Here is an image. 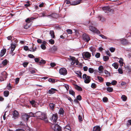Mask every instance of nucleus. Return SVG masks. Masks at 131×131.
Wrapping results in <instances>:
<instances>
[{
	"instance_id": "nucleus-21",
	"label": "nucleus",
	"mask_w": 131,
	"mask_h": 131,
	"mask_svg": "<svg viewBox=\"0 0 131 131\" xmlns=\"http://www.w3.org/2000/svg\"><path fill=\"white\" fill-rule=\"evenodd\" d=\"M75 74L78 75V77H79L81 79H82V73L80 71H77V72L75 73Z\"/></svg>"
},
{
	"instance_id": "nucleus-29",
	"label": "nucleus",
	"mask_w": 131,
	"mask_h": 131,
	"mask_svg": "<svg viewBox=\"0 0 131 131\" xmlns=\"http://www.w3.org/2000/svg\"><path fill=\"white\" fill-rule=\"evenodd\" d=\"M64 111L62 108H60L59 112L60 114L63 115L64 114Z\"/></svg>"
},
{
	"instance_id": "nucleus-16",
	"label": "nucleus",
	"mask_w": 131,
	"mask_h": 131,
	"mask_svg": "<svg viewBox=\"0 0 131 131\" xmlns=\"http://www.w3.org/2000/svg\"><path fill=\"white\" fill-rule=\"evenodd\" d=\"M6 49L5 48L3 49L1 51L0 53V57H2L6 53Z\"/></svg>"
},
{
	"instance_id": "nucleus-20",
	"label": "nucleus",
	"mask_w": 131,
	"mask_h": 131,
	"mask_svg": "<svg viewBox=\"0 0 131 131\" xmlns=\"http://www.w3.org/2000/svg\"><path fill=\"white\" fill-rule=\"evenodd\" d=\"M75 89L78 91H82V89L81 87L77 85H75Z\"/></svg>"
},
{
	"instance_id": "nucleus-30",
	"label": "nucleus",
	"mask_w": 131,
	"mask_h": 131,
	"mask_svg": "<svg viewBox=\"0 0 131 131\" xmlns=\"http://www.w3.org/2000/svg\"><path fill=\"white\" fill-rule=\"evenodd\" d=\"M46 63V62L45 60H41L40 61L39 64V65H40L44 64Z\"/></svg>"
},
{
	"instance_id": "nucleus-43",
	"label": "nucleus",
	"mask_w": 131,
	"mask_h": 131,
	"mask_svg": "<svg viewBox=\"0 0 131 131\" xmlns=\"http://www.w3.org/2000/svg\"><path fill=\"white\" fill-rule=\"evenodd\" d=\"M49 42L50 44L52 45L54 43V40L52 39H51L49 40Z\"/></svg>"
},
{
	"instance_id": "nucleus-13",
	"label": "nucleus",
	"mask_w": 131,
	"mask_h": 131,
	"mask_svg": "<svg viewBox=\"0 0 131 131\" xmlns=\"http://www.w3.org/2000/svg\"><path fill=\"white\" fill-rule=\"evenodd\" d=\"M16 44L12 43L10 45V48L11 51V53L12 54V53H13V51L15 50V48H16Z\"/></svg>"
},
{
	"instance_id": "nucleus-45",
	"label": "nucleus",
	"mask_w": 131,
	"mask_h": 131,
	"mask_svg": "<svg viewBox=\"0 0 131 131\" xmlns=\"http://www.w3.org/2000/svg\"><path fill=\"white\" fill-rule=\"evenodd\" d=\"M53 50L55 51L57 50L58 49V47L56 46H54L52 48Z\"/></svg>"
},
{
	"instance_id": "nucleus-36",
	"label": "nucleus",
	"mask_w": 131,
	"mask_h": 131,
	"mask_svg": "<svg viewBox=\"0 0 131 131\" xmlns=\"http://www.w3.org/2000/svg\"><path fill=\"white\" fill-rule=\"evenodd\" d=\"M7 63V61L6 59L4 60L2 62V64L4 66L6 65Z\"/></svg>"
},
{
	"instance_id": "nucleus-18",
	"label": "nucleus",
	"mask_w": 131,
	"mask_h": 131,
	"mask_svg": "<svg viewBox=\"0 0 131 131\" xmlns=\"http://www.w3.org/2000/svg\"><path fill=\"white\" fill-rule=\"evenodd\" d=\"M100 127L98 126H94L93 130V131H100Z\"/></svg>"
},
{
	"instance_id": "nucleus-27",
	"label": "nucleus",
	"mask_w": 131,
	"mask_h": 131,
	"mask_svg": "<svg viewBox=\"0 0 131 131\" xmlns=\"http://www.w3.org/2000/svg\"><path fill=\"white\" fill-rule=\"evenodd\" d=\"M69 93L70 94L72 95L73 96H74V97L75 96V92L72 90H70L69 91Z\"/></svg>"
},
{
	"instance_id": "nucleus-59",
	"label": "nucleus",
	"mask_w": 131,
	"mask_h": 131,
	"mask_svg": "<svg viewBox=\"0 0 131 131\" xmlns=\"http://www.w3.org/2000/svg\"><path fill=\"white\" fill-rule=\"evenodd\" d=\"M100 36L103 39H107V37L103 35H100Z\"/></svg>"
},
{
	"instance_id": "nucleus-37",
	"label": "nucleus",
	"mask_w": 131,
	"mask_h": 131,
	"mask_svg": "<svg viewBox=\"0 0 131 131\" xmlns=\"http://www.w3.org/2000/svg\"><path fill=\"white\" fill-rule=\"evenodd\" d=\"M97 78L100 82H102L103 81V79L102 78L98 76Z\"/></svg>"
},
{
	"instance_id": "nucleus-9",
	"label": "nucleus",
	"mask_w": 131,
	"mask_h": 131,
	"mask_svg": "<svg viewBox=\"0 0 131 131\" xmlns=\"http://www.w3.org/2000/svg\"><path fill=\"white\" fill-rule=\"evenodd\" d=\"M83 56L84 59L86 58L90 59L91 57V55L89 52H86L83 53Z\"/></svg>"
},
{
	"instance_id": "nucleus-64",
	"label": "nucleus",
	"mask_w": 131,
	"mask_h": 131,
	"mask_svg": "<svg viewBox=\"0 0 131 131\" xmlns=\"http://www.w3.org/2000/svg\"><path fill=\"white\" fill-rule=\"evenodd\" d=\"M15 131H25V130L19 128L16 129Z\"/></svg>"
},
{
	"instance_id": "nucleus-60",
	"label": "nucleus",
	"mask_w": 131,
	"mask_h": 131,
	"mask_svg": "<svg viewBox=\"0 0 131 131\" xmlns=\"http://www.w3.org/2000/svg\"><path fill=\"white\" fill-rule=\"evenodd\" d=\"M24 49L25 51L29 50V49L28 47L27 46H25L24 47Z\"/></svg>"
},
{
	"instance_id": "nucleus-33",
	"label": "nucleus",
	"mask_w": 131,
	"mask_h": 131,
	"mask_svg": "<svg viewBox=\"0 0 131 131\" xmlns=\"http://www.w3.org/2000/svg\"><path fill=\"white\" fill-rule=\"evenodd\" d=\"M49 106L50 108L53 110L55 104L53 103H50L49 104Z\"/></svg>"
},
{
	"instance_id": "nucleus-49",
	"label": "nucleus",
	"mask_w": 131,
	"mask_h": 131,
	"mask_svg": "<svg viewBox=\"0 0 131 131\" xmlns=\"http://www.w3.org/2000/svg\"><path fill=\"white\" fill-rule=\"evenodd\" d=\"M91 86L92 88L94 89L96 88V84L94 83H92Z\"/></svg>"
},
{
	"instance_id": "nucleus-38",
	"label": "nucleus",
	"mask_w": 131,
	"mask_h": 131,
	"mask_svg": "<svg viewBox=\"0 0 131 131\" xmlns=\"http://www.w3.org/2000/svg\"><path fill=\"white\" fill-rule=\"evenodd\" d=\"M104 60L105 61H107L108 60L109 58L108 56H104L103 57Z\"/></svg>"
},
{
	"instance_id": "nucleus-6",
	"label": "nucleus",
	"mask_w": 131,
	"mask_h": 131,
	"mask_svg": "<svg viewBox=\"0 0 131 131\" xmlns=\"http://www.w3.org/2000/svg\"><path fill=\"white\" fill-rule=\"evenodd\" d=\"M81 1L80 0H78V1H74V2L72 3H70V2L69 0H66L64 1V2H66V3L67 4H69L70 3L71 5H75L79 4L80 3Z\"/></svg>"
},
{
	"instance_id": "nucleus-31",
	"label": "nucleus",
	"mask_w": 131,
	"mask_h": 131,
	"mask_svg": "<svg viewBox=\"0 0 131 131\" xmlns=\"http://www.w3.org/2000/svg\"><path fill=\"white\" fill-rule=\"evenodd\" d=\"M112 66L114 67V68L117 69L118 68V64L116 63H114L112 64Z\"/></svg>"
},
{
	"instance_id": "nucleus-11",
	"label": "nucleus",
	"mask_w": 131,
	"mask_h": 131,
	"mask_svg": "<svg viewBox=\"0 0 131 131\" xmlns=\"http://www.w3.org/2000/svg\"><path fill=\"white\" fill-rule=\"evenodd\" d=\"M22 117L23 119L25 121H27L29 118L28 114H23L22 116Z\"/></svg>"
},
{
	"instance_id": "nucleus-32",
	"label": "nucleus",
	"mask_w": 131,
	"mask_h": 131,
	"mask_svg": "<svg viewBox=\"0 0 131 131\" xmlns=\"http://www.w3.org/2000/svg\"><path fill=\"white\" fill-rule=\"evenodd\" d=\"M121 98L124 101H126L127 99V97L124 95H123L122 96Z\"/></svg>"
},
{
	"instance_id": "nucleus-55",
	"label": "nucleus",
	"mask_w": 131,
	"mask_h": 131,
	"mask_svg": "<svg viewBox=\"0 0 131 131\" xmlns=\"http://www.w3.org/2000/svg\"><path fill=\"white\" fill-rule=\"evenodd\" d=\"M104 73L106 75H107V76H110V73L107 70H105L104 71Z\"/></svg>"
},
{
	"instance_id": "nucleus-48",
	"label": "nucleus",
	"mask_w": 131,
	"mask_h": 131,
	"mask_svg": "<svg viewBox=\"0 0 131 131\" xmlns=\"http://www.w3.org/2000/svg\"><path fill=\"white\" fill-rule=\"evenodd\" d=\"M28 63V62H24L23 63V65L25 68H26L27 67Z\"/></svg>"
},
{
	"instance_id": "nucleus-1",
	"label": "nucleus",
	"mask_w": 131,
	"mask_h": 131,
	"mask_svg": "<svg viewBox=\"0 0 131 131\" xmlns=\"http://www.w3.org/2000/svg\"><path fill=\"white\" fill-rule=\"evenodd\" d=\"M7 76V72L5 71L3 72L0 75V81H2L5 80Z\"/></svg>"
},
{
	"instance_id": "nucleus-34",
	"label": "nucleus",
	"mask_w": 131,
	"mask_h": 131,
	"mask_svg": "<svg viewBox=\"0 0 131 131\" xmlns=\"http://www.w3.org/2000/svg\"><path fill=\"white\" fill-rule=\"evenodd\" d=\"M107 90L109 92H112L113 91V89L111 87H108L107 88Z\"/></svg>"
},
{
	"instance_id": "nucleus-28",
	"label": "nucleus",
	"mask_w": 131,
	"mask_h": 131,
	"mask_svg": "<svg viewBox=\"0 0 131 131\" xmlns=\"http://www.w3.org/2000/svg\"><path fill=\"white\" fill-rule=\"evenodd\" d=\"M9 94V92L8 91H6L4 92V95L5 97H7Z\"/></svg>"
},
{
	"instance_id": "nucleus-4",
	"label": "nucleus",
	"mask_w": 131,
	"mask_h": 131,
	"mask_svg": "<svg viewBox=\"0 0 131 131\" xmlns=\"http://www.w3.org/2000/svg\"><path fill=\"white\" fill-rule=\"evenodd\" d=\"M83 40L85 42H88L90 40V38L89 35L85 33L83 34L82 35Z\"/></svg>"
},
{
	"instance_id": "nucleus-44",
	"label": "nucleus",
	"mask_w": 131,
	"mask_h": 131,
	"mask_svg": "<svg viewBox=\"0 0 131 131\" xmlns=\"http://www.w3.org/2000/svg\"><path fill=\"white\" fill-rule=\"evenodd\" d=\"M108 99L107 97H105L103 99V101L104 102H107L108 101Z\"/></svg>"
},
{
	"instance_id": "nucleus-24",
	"label": "nucleus",
	"mask_w": 131,
	"mask_h": 131,
	"mask_svg": "<svg viewBox=\"0 0 131 131\" xmlns=\"http://www.w3.org/2000/svg\"><path fill=\"white\" fill-rule=\"evenodd\" d=\"M34 18H27L25 20V21L28 23L32 21V20Z\"/></svg>"
},
{
	"instance_id": "nucleus-61",
	"label": "nucleus",
	"mask_w": 131,
	"mask_h": 131,
	"mask_svg": "<svg viewBox=\"0 0 131 131\" xmlns=\"http://www.w3.org/2000/svg\"><path fill=\"white\" fill-rule=\"evenodd\" d=\"M34 60L35 62L37 63L38 62L39 63V62L40 61V59L39 58H35Z\"/></svg>"
},
{
	"instance_id": "nucleus-23",
	"label": "nucleus",
	"mask_w": 131,
	"mask_h": 131,
	"mask_svg": "<svg viewBox=\"0 0 131 131\" xmlns=\"http://www.w3.org/2000/svg\"><path fill=\"white\" fill-rule=\"evenodd\" d=\"M34 45L35 44H34L33 43L32 44V50H29V51H30L34 52L36 50V47H34Z\"/></svg>"
},
{
	"instance_id": "nucleus-58",
	"label": "nucleus",
	"mask_w": 131,
	"mask_h": 131,
	"mask_svg": "<svg viewBox=\"0 0 131 131\" xmlns=\"http://www.w3.org/2000/svg\"><path fill=\"white\" fill-rule=\"evenodd\" d=\"M65 128L69 130H70L71 129V128L69 125H67L65 127Z\"/></svg>"
},
{
	"instance_id": "nucleus-53",
	"label": "nucleus",
	"mask_w": 131,
	"mask_h": 131,
	"mask_svg": "<svg viewBox=\"0 0 131 131\" xmlns=\"http://www.w3.org/2000/svg\"><path fill=\"white\" fill-rule=\"evenodd\" d=\"M30 27V26L28 25L27 24L25 25L24 26V28L25 29H27Z\"/></svg>"
},
{
	"instance_id": "nucleus-22",
	"label": "nucleus",
	"mask_w": 131,
	"mask_h": 131,
	"mask_svg": "<svg viewBox=\"0 0 131 131\" xmlns=\"http://www.w3.org/2000/svg\"><path fill=\"white\" fill-rule=\"evenodd\" d=\"M50 34L52 38H55V36L54 35V31L53 30H51L50 31Z\"/></svg>"
},
{
	"instance_id": "nucleus-19",
	"label": "nucleus",
	"mask_w": 131,
	"mask_h": 131,
	"mask_svg": "<svg viewBox=\"0 0 131 131\" xmlns=\"http://www.w3.org/2000/svg\"><path fill=\"white\" fill-rule=\"evenodd\" d=\"M42 112H38L35 113V115L37 117L40 118V117H41V115H42Z\"/></svg>"
},
{
	"instance_id": "nucleus-12",
	"label": "nucleus",
	"mask_w": 131,
	"mask_h": 131,
	"mask_svg": "<svg viewBox=\"0 0 131 131\" xmlns=\"http://www.w3.org/2000/svg\"><path fill=\"white\" fill-rule=\"evenodd\" d=\"M54 131H60L61 130V127L57 124L54 125Z\"/></svg>"
},
{
	"instance_id": "nucleus-52",
	"label": "nucleus",
	"mask_w": 131,
	"mask_h": 131,
	"mask_svg": "<svg viewBox=\"0 0 131 131\" xmlns=\"http://www.w3.org/2000/svg\"><path fill=\"white\" fill-rule=\"evenodd\" d=\"M68 34H71L72 33V30L70 29H68L66 30Z\"/></svg>"
},
{
	"instance_id": "nucleus-17",
	"label": "nucleus",
	"mask_w": 131,
	"mask_h": 131,
	"mask_svg": "<svg viewBox=\"0 0 131 131\" xmlns=\"http://www.w3.org/2000/svg\"><path fill=\"white\" fill-rule=\"evenodd\" d=\"M57 91V90L56 89L52 88L51 89L49 90L48 93L50 94H52L55 93V91Z\"/></svg>"
},
{
	"instance_id": "nucleus-39",
	"label": "nucleus",
	"mask_w": 131,
	"mask_h": 131,
	"mask_svg": "<svg viewBox=\"0 0 131 131\" xmlns=\"http://www.w3.org/2000/svg\"><path fill=\"white\" fill-rule=\"evenodd\" d=\"M48 81L49 82H51L53 83H55V80L54 79L49 78L48 80Z\"/></svg>"
},
{
	"instance_id": "nucleus-47",
	"label": "nucleus",
	"mask_w": 131,
	"mask_h": 131,
	"mask_svg": "<svg viewBox=\"0 0 131 131\" xmlns=\"http://www.w3.org/2000/svg\"><path fill=\"white\" fill-rule=\"evenodd\" d=\"M78 119H79V121L80 122H82V117L80 115H79Z\"/></svg>"
},
{
	"instance_id": "nucleus-7",
	"label": "nucleus",
	"mask_w": 131,
	"mask_h": 131,
	"mask_svg": "<svg viewBox=\"0 0 131 131\" xmlns=\"http://www.w3.org/2000/svg\"><path fill=\"white\" fill-rule=\"evenodd\" d=\"M59 73L61 75H65L67 74V71L64 68H61L60 69Z\"/></svg>"
},
{
	"instance_id": "nucleus-15",
	"label": "nucleus",
	"mask_w": 131,
	"mask_h": 131,
	"mask_svg": "<svg viewBox=\"0 0 131 131\" xmlns=\"http://www.w3.org/2000/svg\"><path fill=\"white\" fill-rule=\"evenodd\" d=\"M121 41L122 43L124 45H126L129 43L127 40L125 38L121 40Z\"/></svg>"
},
{
	"instance_id": "nucleus-25",
	"label": "nucleus",
	"mask_w": 131,
	"mask_h": 131,
	"mask_svg": "<svg viewBox=\"0 0 131 131\" xmlns=\"http://www.w3.org/2000/svg\"><path fill=\"white\" fill-rule=\"evenodd\" d=\"M89 49L92 52H94L96 51L95 48L93 46H92L89 48Z\"/></svg>"
},
{
	"instance_id": "nucleus-50",
	"label": "nucleus",
	"mask_w": 131,
	"mask_h": 131,
	"mask_svg": "<svg viewBox=\"0 0 131 131\" xmlns=\"http://www.w3.org/2000/svg\"><path fill=\"white\" fill-rule=\"evenodd\" d=\"M100 54L99 53L97 52L96 54L95 55V57L97 58H98L100 57Z\"/></svg>"
},
{
	"instance_id": "nucleus-3",
	"label": "nucleus",
	"mask_w": 131,
	"mask_h": 131,
	"mask_svg": "<svg viewBox=\"0 0 131 131\" xmlns=\"http://www.w3.org/2000/svg\"><path fill=\"white\" fill-rule=\"evenodd\" d=\"M103 10L105 13H108L109 12H113L114 10L108 6L104 7L102 8Z\"/></svg>"
},
{
	"instance_id": "nucleus-57",
	"label": "nucleus",
	"mask_w": 131,
	"mask_h": 131,
	"mask_svg": "<svg viewBox=\"0 0 131 131\" xmlns=\"http://www.w3.org/2000/svg\"><path fill=\"white\" fill-rule=\"evenodd\" d=\"M118 72L121 74H122L123 73V72L122 70V69H121L120 68H119L118 70Z\"/></svg>"
},
{
	"instance_id": "nucleus-51",
	"label": "nucleus",
	"mask_w": 131,
	"mask_h": 131,
	"mask_svg": "<svg viewBox=\"0 0 131 131\" xmlns=\"http://www.w3.org/2000/svg\"><path fill=\"white\" fill-rule=\"evenodd\" d=\"M77 99L79 101H81L82 99V97L80 95H78L77 96Z\"/></svg>"
},
{
	"instance_id": "nucleus-14",
	"label": "nucleus",
	"mask_w": 131,
	"mask_h": 131,
	"mask_svg": "<svg viewBox=\"0 0 131 131\" xmlns=\"http://www.w3.org/2000/svg\"><path fill=\"white\" fill-rule=\"evenodd\" d=\"M13 117L15 119L18 117V113L17 111L16 110L14 111L13 113Z\"/></svg>"
},
{
	"instance_id": "nucleus-8",
	"label": "nucleus",
	"mask_w": 131,
	"mask_h": 131,
	"mask_svg": "<svg viewBox=\"0 0 131 131\" xmlns=\"http://www.w3.org/2000/svg\"><path fill=\"white\" fill-rule=\"evenodd\" d=\"M58 118V116L57 114H53L52 116L50 118V120L52 122L56 123Z\"/></svg>"
},
{
	"instance_id": "nucleus-42",
	"label": "nucleus",
	"mask_w": 131,
	"mask_h": 131,
	"mask_svg": "<svg viewBox=\"0 0 131 131\" xmlns=\"http://www.w3.org/2000/svg\"><path fill=\"white\" fill-rule=\"evenodd\" d=\"M117 83V81L116 80H113L112 81L111 83V84L113 85H116Z\"/></svg>"
},
{
	"instance_id": "nucleus-41",
	"label": "nucleus",
	"mask_w": 131,
	"mask_h": 131,
	"mask_svg": "<svg viewBox=\"0 0 131 131\" xmlns=\"http://www.w3.org/2000/svg\"><path fill=\"white\" fill-rule=\"evenodd\" d=\"M8 90H10L12 89V87L10 83H9L6 86Z\"/></svg>"
},
{
	"instance_id": "nucleus-54",
	"label": "nucleus",
	"mask_w": 131,
	"mask_h": 131,
	"mask_svg": "<svg viewBox=\"0 0 131 131\" xmlns=\"http://www.w3.org/2000/svg\"><path fill=\"white\" fill-rule=\"evenodd\" d=\"M41 49L43 50H45L46 48V47L45 45L44 44H42L41 45Z\"/></svg>"
},
{
	"instance_id": "nucleus-2",
	"label": "nucleus",
	"mask_w": 131,
	"mask_h": 131,
	"mask_svg": "<svg viewBox=\"0 0 131 131\" xmlns=\"http://www.w3.org/2000/svg\"><path fill=\"white\" fill-rule=\"evenodd\" d=\"M90 77L87 75L85 74H83L82 76V78L84 80V82L85 83H89L91 81Z\"/></svg>"
},
{
	"instance_id": "nucleus-46",
	"label": "nucleus",
	"mask_w": 131,
	"mask_h": 131,
	"mask_svg": "<svg viewBox=\"0 0 131 131\" xmlns=\"http://www.w3.org/2000/svg\"><path fill=\"white\" fill-rule=\"evenodd\" d=\"M66 97L71 102H72L73 101V100L70 97L66 95Z\"/></svg>"
},
{
	"instance_id": "nucleus-56",
	"label": "nucleus",
	"mask_w": 131,
	"mask_h": 131,
	"mask_svg": "<svg viewBox=\"0 0 131 131\" xmlns=\"http://www.w3.org/2000/svg\"><path fill=\"white\" fill-rule=\"evenodd\" d=\"M110 51L112 52H113L115 50V48L113 47H111L110 49Z\"/></svg>"
},
{
	"instance_id": "nucleus-26",
	"label": "nucleus",
	"mask_w": 131,
	"mask_h": 131,
	"mask_svg": "<svg viewBox=\"0 0 131 131\" xmlns=\"http://www.w3.org/2000/svg\"><path fill=\"white\" fill-rule=\"evenodd\" d=\"M30 103L31 104L33 107H36L35 101L33 100L30 101Z\"/></svg>"
},
{
	"instance_id": "nucleus-5",
	"label": "nucleus",
	"mask_w": 131,
	"mask_h": 131,
	"mask_svg": "<svg viewBox=\"0 0 131 131\" xmlns=\"http://www.w3.org/2000/svg\"><path fill=\"white\" fill-rule=\"evenodd\" d=\"M89 29L93 32L97 33V34H100V32L96 28L93 27V26H89Z\"/></svg>"
},
{
	"instance_id": "nucleus-40",
	"label": "nucleus",
	"mask_w": 131,
	"mask_h": 131,
	"mask_svg": "<svg viewBox=\"0 0 131 131\" xmlns=\"http://www.w3.org/2000/svg\"><path fill=\"white\" fill-rule=\"evenodd\" d=\"M88 70L89 72L91 73H92L94 71V69L92 68H89Z\"/></svg>"
},
{
	"instance_id": "nucleus-35",
	"label": "nucleus",
	"mask_w": 131,
	"mask_h": 131,
	"mask_svg": "<svg viewBox=\"0 0 131 131\" xmlns=\"http://www.w3.org/2000/svg\"><path fill=\"white\" fill-rule=\"evenodd\" d=\"M28 116L29 118L30 117H35V114L32 112H30L28 114Z\"/></svg>"
},
{
	"instance_id": "nucleus-10",
	"label": "nucleus",
	"mask_w": 131,
	"mask_h": 131,
	"mask_svg": "<svg viewBox=\"0 0 131 131\" xmlns=\"http://www.w3.org/2000/svg\"><path fill=\"white\" fill-rule=\"evenodd\" d=\"M39 118L41 120H44L46 122H47L48 121V120L47 119V117L46 115V114L45 113H42L41 117H40Z\"/></svg>"
},
{
	"instance_id": "nucleus-63",
	"label": "nucleus",
	"mask_w": 131,
	"mask_h": 131,
	"mask_svg": "<svg viewBox=\"0 0 131 131\" xmlns=\"http://www.w3.org/2000/svg\"><path fill=\"white\" fill-rule=\"evenodd\" d=\"M103 68L102 66H100L99 68V70L100 71H101L103 70Z\"/></svg>"
},
{
	"instance_id": "nucleus-62",
	"label": "nucleus",
	"mask_w": 131,
	"mask_h": 131,
	"mask_svg": "<svg viewBox=\"0 0 131 131\" xmlns=\"http://www.w3.org/2000/svg\"><path fill=\"white\" fill-rule=\"evenodd\" d=\"M126 68L127 70L128 71V72H129L131 71V69L129 66L126 67Z\"/></svg>"
}]
</instances>
